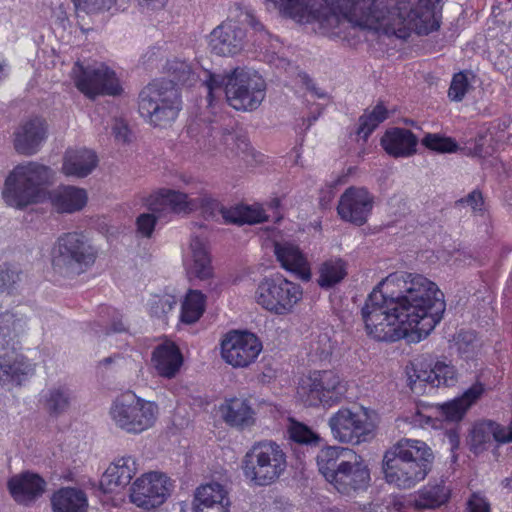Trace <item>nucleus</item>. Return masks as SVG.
I'll use <instances>...</instances> for the list:
<instances>
[{"label":"nucleus","instance_id":"nucleus-46","mask_svg":"<svg viewBox=\"0 0 512 512\" xmlns=\"http://www.w3.org/2000/svg\"><path fill=\"white\" fill-rule=\"evenodd\" d=\"M288 433L293 441L301 444H316L320 440L308 426L296 421H291Z\"/></svg>","mask_w":512,"mask_h":512},{"label":"nucleus","instance_id":"nucleus-12","mask_svg":"<svg viewBox=\"0 0 512 512\" xmlns=\"http://www.w3.org/2000/svg\"><path fill=\"white\" fill-rule=\"evenodd\" d=\"M347 393V383L334 370L311 372L299 383L297 394L309 407L330 408L340 403Z\"/></svg>","mask_w":512,"mask_h":512},{"label":"nucleus","instance_id":"nucleus-37","mask_svg":"<svg viewBox=\"0 0 512 512\" xmlns=\"http://www.w3.org/2000/svg\"><path fill=\"white\" fill-rule=\"evenodd\" d=\"M450 497V489L444 482L427 484L418 490L409 502L416 510L437 509L444 505Z\"/></svg>","mask_w":512,"mask_h":512},{"label":"nucleus","instance_id":"nucleus-17","mask_svg":"<svg viewBox=\"0 0 512 512\" xmlns=\"http://www.w3.org/2000/svg\"><path fill=\"white\" fill-rule=\"evenodd\" d=\"M261 350L262 344L256 335L246 331H230L221 342V356L234 368L249 366Z\"/></svg>","mask_w":512,"mask_h":512},{"label":"nucleus","instance_id":"nucleus-49","mask_svg":"<svg viewBox=\"0 0 512 512\" xmlns=\"http://www.w3.org/2000/svg\"><path fill=\"white\" fill-rule=\"evenodd\" d=\"M20 280V271L16 266H0V294H9Z\"/></svg>","mask_w":512,"mask_h":512},{"label":"nucleus","instance_id":"nucleus-61","mask_svg":"<svg viewBox=\"0 0 512 512\" xmlns=\"http://www.w3.org/2000/svg\"><path fill=\"white\" fill-rule=\"evenodd\" d=\"M304 83L306 85L307 90L312 94V96H315L317 98H325L327 96L326 92L317 88L315 83L309 79L308 77L304 76Z\"/></svg>","mask_w":512,"mask_h":512},{"label":"nucleus","instance_id":"nucleus-6","mask_svg":"<svg viewBox=\"0 0 512 512\" xmlns=\"http://www.w3.org/2000/svg\"><path fill=\"white\" fill-rule=\"evenodd\" d=\"M53 179V171L43 164L34 161L19 164L6 178L3 198L9 206L16 208L42 202L48 196L47 186Z\"/></svg>","mask_w":512,"mask_h":512},{"label":"nucleus","instance_id":"nucleus-25","mask_svg":"<svg viewBox=\"0 0 512 512\" xmlns=\"http://www.w3.org/2000/svg\"><path fill=\"white\" fill-rule=\"evenodd\" d=\"M46 138V124L42 118L34 117L22 122L14 132V148L23 155L35 154Z\"/></svg>","mask_w":512,"mask_h":512},{"label":"nucleus","instance_id":"nucleus-62","mask_svg":"<svg viewBox=\"0 0 512 512\" xmlns=\"http://www.w3.org/2000/svg\"><path fill=\"white\" fill-rule=\"evenodd\" d=\"M139 4L149 9H161L163 8L168 0H138Z\"/></svg>","mask_w":512,"mask_h":512},{"label":"nucleus","instance_id":"nucleus-27","mask_svg":"<svg viewBox=\"0 0 512 512\" xmlns=\"http://www.w3.org/2000/svg\"><path fill=\"white\" fill-rule=\"evenodd\" d=\"M231 501L227 489L220 483L201 485L195 492V512H229Z\"/></svg>","mask_w":512,"mask_h":512},{"label":"nucleus","instance_id":"nucleus-14","mask_svg":"<svg viewBox=\"0 0 512 512\" xmlns=\"http://www.w3.org/2000/svg\"><path fill=\"white\" fill-rule=\"evenodd\" d=\"M72 78L77 89L89 98L104 94L114 96L122 90L115 72L103 63L84 66L76 62Z\"/></svg>","mask_w":512,"mask_h":512},{"label":"nucleus","instance_id":"nucleus-39","mask_svg":"<svg viewBox=\"0 0 512 512\" xmlns=\"http://www.w3.org/2000/svg\"><path fill=\"white\" fill-rule=\"evenodd\" d=\"M347 263L341 258H331L320 264L317 283L321 288L329 289L339 284L348 274Z\"/></svg>","mask_w":512,"mask_h":512},{"label":"nucleus","instance_id":"nucleus-15","mask_svg":"<svg viewBox=\"0 0 512 512\" xmlns=\"http://www.w3.org/2000/svg\"><path fill=\"white\" fill-rule=\"evenodd\" d=\"M172 481L164 473L148 472L138 477L130 487V502L144 510L162 505L172 491Z\"/></svg>","mask_w":512,"mask_h":512},{"label":"nucleus","instance_id":"nucleus-7","mask_svg":"<svg viewBox=\"0 0 512 512\" xmlns=\"http://www.w3.org/2000/svg\"><path fill=\"white\" fill-rule=\"evenodd\" d=\"M287 456L274 441L254 443L242 459V471L253 486H268L275 483L286 471Z\"/></svg>","mask_w":512,"mask_h":512},{"label":"nucleus","instance_id":"nucleus-31","mask_svg":"<svg viewBox=\"0 0 512 512\" xmlns=\"http://www.w3.org/2000/svg\"><path fill=\"white\" fill-rule=\"evenodd\" d=\"M152 363L160 376L173 378L182 366L183 357L173 342L165 341L154 349Z\"/></svg>","mask_w":512,"mask_h":512},{"label":"nucleus","instance_id":"nucleus-1","mask_svg":"<svg viewBox=\"0 0 512 512\" xmlns=\"http://www.w3.org/2000/svg\"><path fill=\"white\" fill-rule=\"evenodd\" d=\"M444 294L436 283L420 274L392 273L380 281L361 309L366 334L395 342L409 333L420 340L440 322Z\"/></svg>","mask_w":512,"mask_h":512},{"label":"nucleus","instance_id":"nucleus-38","mask_svg":"<svg viewBox=\"0 0 512 512\" xmlns=\"http://www.w3.org/2000/svg\"><path fill=\"white\" fill-rule=\"evenodd\" d=\"M352 450L343 447L329 446L323 448L317 455V465L320 473L330 483L338 471L340 461L347 459Z\"/></svg>","mask_w":512,"mask_h":512},{"label":"nucleus","instance_id":"nucleus-4","mask_svg":"<svg viewBox=\"0 0 512 512\" xmlns=\"http://www.w3.org/2000/svg\"><path fill=\"white\" fill-rule=\"evenodd\" d=\"M242 24H247L253 29L256 36L254 45L266 49L272 40L271 35L250 8L237 3L230 9L229 19L211 31L208 40L211 53L218 56H235L244 51L248 40Z\"/></svg>","mask_w":512,"mask_h":512},{"label":"nucleus","instance_id":"nucleus-19","mask_svg":"<svg viewBox=\"0 0 512 512\" xmlns=\"http://www.w3.org/2000/svg\"><path fill=\"white\" fill-rule=\"evenodd\" d=\"M35 374V364L18 349L0 351V385L8 390L21 387Z\"/></svg>","mask_w":512,"mask_h":512},{"label":"nucleus","instance_id":"nucleus-48","mask_svg":"<svg viewBox=\"0 0 512 512\" xmlns=\"http://www.w3.org/2000/svg\"><path fill=\"white\" fill-rule=\"evenodd\" d=\"M176 299L171 295L154 296L149 302L150 314L154 317H163L176 305Z\"/></svg>","mask_w":512,"mask_h":512},{"label":"nucleus","instance_id":"nucleus-54","mask_svg":"<svg viewBox=\"0 0 512 512\" xmlns=\"http://www.w3.org/2000/svg\"><path fill=\"white\" fill-rule=\"evenodd\" d=\"M467 512H490V503L487 498L479 492L470 495L466 502Z\"/></svg>","mask_w":512,"mask_h":512},{"label":"nucleus","instance_id":"nucleus-51","mask_svg":"<svg viewBox=\"0 0 512 512\" xmlns=\"http://www.w3.org/2000/svg\"><path fill=\"white\" fill-rule=\"evenodd\" d=\"M334 345L327 334H320L310 344V353L319 360H325L332 354Z\"/></svg>","mask_w":512,"mask_h":512},{"label":"nucleus","instance_id":"nucleus-45","mask_svg":"<svg viewBox=\"0 0 512 512\" xmlns=\"http://www.w3.org/2000/svg\"><path fill=\"white\" fill-rule=\"evenodd\" d=\"M422 144L438 153H452L458 148L457 143L449 137H443L439 134H426L422 139Z\"/></svg>","mask_w":512,"mask_h":512},{"label":"nucleus","instance_id":"nucleus-2","mask_svg":"<svg viewBox=\"0 0 512 512\" xmlns=\"http://www.w3.org/2000/svg\"><path fill=\"white\" fill-rule=\"evenodd\" d=\"M297 22H318L325 30H335L345 23L354 27L406 39L413 30L422 33L429 10L413 7L407 0H267Z\"/></svg>","mask_w":512,"mask_h":512},{"label":"nucleus","instance_id":"nucleus-44","mask_svg":"<svg viewBox=\"0 0 512 512\" xmlns=\"http://www.w3.org/2000/svg\"><path fill=\"white\" fill-rule=\"evenodd\" d=\"M168 71L174 76V79L182 84L191 85L196 77L195 68L186 61L175 60L168 63Z\"/></svg>","mask_w":512,"mask_h":512},{"label":"nucleus","instance_id":"nucleus-57","mask_svg":"<svg viewBox=\"0 0 512 512\" xmlns=\"http://www.w3.org/2000/svg\"><path fill=\"white\" fill-rule=\"evenodd\" d=\"M113 134L118 142L126 143L130 140L128 125L121 119H115L112 126Z\"/></svg>","mask_w":512,"mask_h":512},{"label":"nucleus","instance_id":"nucleus-53","mask_svg":"<svg viewBox=\"0 0 512 512\" xmlns=\"http://www.w3.org/2000/svg\"><path fill=\"white\" fill-rule=\"evenodd\" d=\"M78 10L86 13H96L108 9L114 0H74Z\"/></svg>","mask_w":512,"mask_h":512},{"label":"nucleus","instance_id":"nucleus-24","mask_svg":"<svg viewBox=\"0 0 512 512\" xmlns=\"http://www.w3.org/2000/svg\"><path fill=\"white\" fill-rule=\"evenodd\" d=\"M274 253L281 267L303 281L311 279V267L307 256L298 245L289 241L276 242Z\"/></svg>","mask_w":512,"mask_h":512},{"label":"nucleus","instance_id":"nucleus-9","mask_svg":"<svg viewBox=\"0 0 512 512\" xmlns=\"http://www.w3.org/2000/svg\"><path fill=\"white\" fill-rule=\"evenodd\" d=\"M98 251L80 232L62 234L52 252L54 270L64 276L74 277L89 270L95 263Z\"/></svg>","mask_w":512,"mask_h":512},{"label":"nucleus","instance_id":"nucleus-63","mask_svg":"<svg viewBox=\"0 0 512 512\" xmlns=\"http://www.w3.org/2000/svg\"><path fill=\"white\" fill-rule=\"evenodd\" d=\"M118 360H120L119 355L106 357V358L102 359L101 361H99V367L107 368L111 364L116 363Z\"/></svg>","mask_w":512,"mask_h":512},{"label":"nucleus","instance_id":"nucleus-20","mask_svg":"<svg viewBox=\"0 0 512 512\" xmlns=\"http://www.w3.org/2000/svg\"><path fill=\"white\" fill-rule=\"evenodd\" d=\"M373 207L372 195L362 187H350L341 195L337 212L344 221L361 226Z\"/></svg>","mask_w":512,"mask_h":512},{"label":"nucleus","instance_id":"nucleus-23","mask_svg":"<svg viewBox=\"0 0 512 512\" xmlns=\"http://www.w3.org/2000/svg\"><path fill=\"white\" fill-rule=\"evenodd\" d=\"M185 268L189 277L206 280L212 277L213 267L205 232L192 235L185 258Z\"/></svg>","mask_w":512,"mask_h":512},{"label":"nucleus","instance_id":"nucleus-32","mask_svg":"<svg viewBox=\"0 0 512 512\" xmlns=\"http://www.w3.org/2000/svg\"><path fill=\"white\" fill-rule=\"evenodd\" d=\"M27 330V318L22 314L4 312L0 315V351L18 349L20 337Z\"/></svg>","mask_w":512,"mask_h":512},{"label":"nucleus","instance_id":"nucleus-8","mask_svg":"<svg viewBox=\"0 0 512 512\" xmlns=\"http://www.w3.org/2000/svg\"><path fill=\"white\" fill-rule=\"evenodd\" d=\"M138 108L148 123L166 127L177 118L181 110L178 89L172 80L153 81L140 92Z\"/></svg>","mask_w":512,"mask_h":512},{"label":"nucleus","instance_id":"nucleus-22","mask_svg":"<svg viewBox=\"0 0 512 512\" xmlns=\"http://www.w3.org/2000/svg\"><path fill=\"white\" fill-rule=\"evenodd\" d=\"M46 481L38 474L23 472L12 476L7 488L14 501L23 506H31L45 493Z\"/></svg>","mask_w":512,"mask_h":512},{"label":"nucleus","instance_id":"nucleus-50","mask_svg":"<svg viewBox=\"0 0 512 512\" xmlns=\"http://www.w3.org/2000/svg\"><path fill=\"white\" fill-rule=\"evenodd\" d=\"M470 87L467 75L462 72L457 73L451 81L448 96L452 101L459 102L464 98Z\"/></svg>","mask_w":512,"mask_h":512},{"label":"nucleus","instance_id":"nucleus-29","mask_svg":"<svg viewBox=\"0 0 512 512\" xmlns=\"http://www.w3.org/2000/svg\"><path fill=\"white\" fill-rule=\"evenodd\" d=\"M418 138L404 128L388 129L381 138L384 151L395 158H407L417 151Z\"/></svg>","mask_w":512,"mask_h":512},{"label":"nucleus","instance_id":"nucleus-35","mask_svg":"<svg viewBox=\"0 0 512 512\" xmlns=\"http://www.w3.org/2000/svg\"><path fill=\"white\" fill-rule=\"evenodd\" d=\"M53 512H88L87 494L79 488L63 487L51 496Z\"/></svg>","mask_w":512,"mask_h":512},{"label":"nucleus","instance_id":"nucleus-41","mask_svg":"<svg viewBox=\"0 0 512 512\" xmlns=\"http://www.w3.org/2000/svg\"><path fill=\"white\" fill-rule=\"evenodd\" d=\"M205 296L196 290L187 294L182 305L181 319L185 323L196 322L204 312Z\"/></svg>","mask_w":512,"mask_h":512},{"label":"nucleus","instance_id":"nucleus-10","mask_svg":"<svg viewBox=\"0 0 512 512\" xmlns=\"http://www.w3.org/2000/svg\"><path fill=\"white\" fill-rule=\"evenodd\" d=\"M158 405L128 391L118 396L109 408L112 423L118 429L139 435L151 429L158 418Z\"/></svg>","mask_w":512,"mask_h":512},{"label":"nucleus","instance_id":"nucleus-33","mask_svg":"<svg viewBox=\"0 0 512 512\" xmlns=\"http://www.w3.org/2000/svg\"><path fill=\"white\" fill-rule=\"evenodd\" d=\"M47 198L60 213L79 211L88 200L86 190L74 186H60L49 192Z\"/></svg>","mask_w":512,"mask_h":512},{"label":"nucleus","instance_id":"nucleus-21","mask_svg":"<svg viewBox=\"0 0 512 512\" xmlns=\"http://www.w3.org/2000/svg\"><path fill=\"white\" fill-rule=\"evenodd\" d=\"M407 375L412 389L417 381L428 383L434 387H451L458 381L457 369L448 360H438L432 367L416 362L407 371Z\"/></svg>","mask_w":512,"mask_h":512},{"label":"nucleus","instance_id":"nucleus-5","mask_svg":"<svg viewBox=\"0 0 512 512\" xmlns=\"http://www.w3.org/2000/svg\"><path fill=\"white\" fill-rule=\"evenodd\" d=\"M203 81L208 89L210 104L223 87L228 104L235 110H255L265 98V81L256 72L241 68H236L229 74L206 71Z\"/></svg>","mask_w":512,"mask_h":512},{"label":"nucleus","instance_id":"nucleus-28","mask_svg":"<svg viewBox=\"0 0 512 512\" xmlns=\"http://www.w3.org/2000/svg\"><path fill=\"white\" fill-rule=\"evenodd\" d=\"M193 193H184L174 189H160L152 196L150 209L154 212H160L165 207L170 208L177 213H188L195 210L199 205L202 206V197L200 199L192 197Z\"/></svg>","mask_w":512,"mask_h":512},{"label":"nucleus","instance_id":"nucleus-40","mask_svg":"<svg viewBox=\"0 0 512 512\" xmlns=\"http://www.w3.org/2000/svg\"><path fill=\"white\" fill-rule=\"evenodd\" d=\"M202 208L203 212L211 218H217L220 215L225 223L242 224L243 205L227 208L212 197L204 195Z\"/></svg>","mask_w":512,"mask_h":512},{"label":"nucleus","instance_id":"nucleus-60","mask_svg":"<svg viewBox=\"0 0 512 512\" xmlns=\"http://www.w3.org/2000/svg\"><path fill=\"white\" fill-rule=\"evenodd\" d=\"M489 153L490 152L485 147V138L482 136L477 138L475 141L474 148L472 150V155L478 156V157H485Z\"/></svg>","mask_w":512,"mask_h":512},{"label":"nucleus","instance_id":"nucleus-13","mask_svg":"<svg viewBox=\"0 0 512 512\" xmlns=\"http://www.w3.org/2000/svg\"><path fill=\"white\" fill-rule=\"evenodd\" d=\"M302 298V287L283 276L264 278L257 285L254 294L258 305L276 315L292 313Z\"/></svg>","mask_w":512,"mask_h":512},{"label":"nucleus","instance_id":"nucleus-58","mask_svg":"<svg viewBox=\"0 0 512 512\" xmlns=\"http://www.w3.org/2000/svg\"><path fill=\"white\" fill-rule=\"evenodd\" d=\"M458 203L470 207L473 211H478L481 210L483 205V198L479 191H472L465 198L459 200Z\"/></svg>","mask_w":512,"mask_h":512},{"label":"nucleus","instance_id":"nucleus-30","mask_svg":"<svg viewBox=\"0 0 512 512\" xmlns=\"http://www.w3.org/2000/svg\"><path fill=\"white\" fill-rule=\"evenodd\" d=\"M219 412L224 422L231 427L244 429L253 426L256 421L254 409L244 398L226 399L219 406Z\"/></svg>","mask_w":512,"mask_h":512},{"label":"nucleus","instance_id":"nucleus-26","mask_svg":"<svg viewBox=\"0 0 512 512\" xmlns=\"http://www.w3.org/2000/svg\"><path fill=\"white\" fill-rule=\"evenodd\" d=\"M138 463L132 456H123L110 464L100 480V488L112 493L128 485L138 472Z\"/></svg>","mask_w":512,"mask_h":512},{"label":"nucleus","instance_id":"nucleus-43","mask_svg":"<svg viewBox=\"0 0 512 512\" xmlns=\"http://www.w3.org/2000/svg\"><path fill=\"white\" fill-rule=\"evenodd\" d=\"M493 439L492 421L476 424L471 432V447L475 452L482 451Z\"/></svg>","mask_w":512,"mask_h":512},{"label":"nucleus","instance_id":"nucleus-64","mask_svg":"<svg viewBox=\"0 0 512 512\" xmlns=\"http://www.w3.org/2000/svg\"><path fill=\"white\" fill-rule=\"evenodd\" d=\"M273 64L280 69L287 70V68L290 66V63L285 58L276 57L272 60Z\"/></svg>","mask_w":512,"mask_h":512},{"label":"nucleus","instance_id":"nucleus-11","mask_svg":"<svg viewBox=\"0 0 512 512\" xmlns=\"http://www.w3.org/2000/svg\"><path fill=\"white\" fill-rule=\"evenodd\" d=\"M328 426L332 437L343 444L359 445L374 438L377 414L365 407H341L331 414Z\"/></svg>","mask_w":512,"mask_h":512},{"label":"nucleus","instance_id":"nucleus-55","mask_svg":"<svg viewBox=\"0 0 512 512\" xmlns=\"http://www.w3.org/2000/svg\"><path fill=\"white\" fill-rule=\"evenodd\" d=\"M492 432L493 440L498 444L512 443V418L506 426L492 421Z\"/></svg>","mask_w":512,"mask_h":512},{"label":"nucleus","instance_id":"nucleus-3","mask_svg":"<svg viewBox=\"0 0 512 512\" xmlns=\"http://www.w3.org/2000/svg\"><path fill=\"white\" fill-rule=\"evenodd\" d=\"M432 461L431 449L425 442L401 439L383 457V472L388 483L410 489L425 479Z\"/></svg>","mask_w":512,"mask_h":512},{"label":"nucleus","instance_id":"nucleus-56","mask_svg":"<svg viewBox=\"0 0 512 512\" xmlns=\"http://www.w3.org/2000/svg\"><path fill=\"white\" fill-rule=\"evenodd\" d=\"M242 215V224H255L267 220V216L260 206H243Z\"/></svg>","mask_w":512,"mask_h":512},{"label":"nucleus","instance_id":"nucleus-47","mask_svg":"<svg viewBox=\"0 0 512 512\" xmlns=\"http://www.w3.org/2000/svg\"><path fill=\"white\" fill-rule=\"evenodd\" d=\"M455 341L458 352L466 358H471L479 347V342L473 331L459 332Z\"/></svg>","mask_w":512,"mask_h":512},{"label":"nucleus","instance_id":"nucleus-59","mask_svg":"<svg viewBox=\"0 0 512 512\" xmlns=\"http://www.w3.org/2000/svg\"><path fill=\"white\" fill-rule=\"evenodd\" d=\"M107 312L112 319L110 329L106 333L109 334L110 332L119 333L126 331V326L122 321V316L114 309H108Z\"/></svg>","mask_w":512,"mask_h":512},{"label":"nucleus","instance_id":"nucleus-16","mask_svg":"<svg viewBox=\"0 0 512 512\" xmlns=\"http://www.w3.org/2000/svg\"><path fill=\"white\" fill-rule=\"evenodd\" d=\"M484 391V385L476 382L462 396L437 406L432 414L426 415L418 411L412 416L411 422L414 425H428L438 428L439 417L451 422L460 421L468 409L483 395Z\"/></svg>","mask_w":512,"mask_h":512},{"label":"nucleus","instance_id":"nucleus-52","mask_svg":"<svg viewBox=\"0 0 512 512\" xmlns=\"http://www.w3.org/2000/svg\"><path fill=\"white\" fill-rule=\"evenodd\" d=\"M157 217L153 213H143L138 216L136 225L137 232L143 237H151L155 225H156Z\"/></svg>","mask_w":512,"mask_h":512},{"label":"nucleus","instance_id":"nucleus-36","mask_svg":"<svg viewBox=\"0 0 512 512\" xmlns=\"http://www.w3.org/2000/svg\"><path fill=\"white\" fill-rule=\"evenodd\" d=\"M72 399V392L66 385L56 384L42 391L39 402L48 415L58 417L68 411Z\"/></svg>","mask_w":512,"mask_h":512},{"label":"nucleus","instance_id":"nucleus-18","mask_svg":"<svg viewBox=\"0 0 512 512\" xmlns=\"http://www.w3.org/2000/svg\"><path fill=\"white\" fill-rule=\"evenodd\" d=\"M371 480L370 470L363 458L353 451L340 461L338 471L335 473L331 484L342 494H351L364 490Z\"/></svg>","mask_w":512,"mask_h":512},{"label":"nucleus","instance_id":"nucleus-34","mask_svg":"<svg viewBox=\"0 0 512 512\" xmlns=\"http://www.w3.org/2000/svg\"><path fill=\"white\" fill-rule=\"evenodd\" d=\"M97 156L89 149H70L66 152L62 171L67 176L83 178L97 166Z\"/></svg>","mask_w":512,"mask_h":512},{"label":"nucleus","instance_id":"nucleus-42","mask_svg":"<svg viewBox=\"0 0 512 512\" xmlns=\"http://www.w3.org/2000/svg\"><path fill=\"white\" fill-rule=\"evenodd\" d=\"M388 116L387 109L382 105H376L372 111L365 113L359 119L358 134L367 138L373 130Z\"/></svg>","mask_w":512,"mask_h":512}]
</instances>
